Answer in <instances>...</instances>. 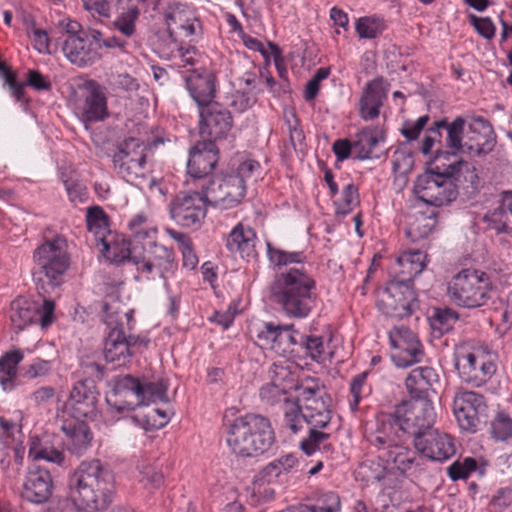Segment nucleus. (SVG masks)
Segmentation results:
<instances>
[{
	"label": "nucleus",
	"instance_id": "f257e3e1",
	"mask_svg": "<svg viewBox=\"0 0 512 512\" xmlns=\"http://www.w3.org/2000/svg\"><path fill=\"white\" fill-rule=\"evenodd\" d=\"M114 496V476L98 459L82 461L69 477L68 497L78 510L103 511Z\"/></svg>",
	"mask_w": 512,
	"mask_h": 512
},
{
	"label": "nucleus",
	"instance_id": "f03ea898",
	"mask_svg": "<svg viewBox=\"0 0 512 512\" xmlns=\"http://www.w3.org/2000/svg\"><path fill=\"white\" fill-rule=\"evenodd\" d=\"M269 292L288 318L305 319L317 306L316 280L304 267H290L275 274Z\"/></svg>",
	"mask_w": 512,
	"mask_h": 512
},
{
	"label": "nucleus",
	"instance_id": "7ed1b4c3",
	"mask_svg": "<svg viewBox=\"0 0 512 512\" xmlns=\"http://www.w3.org/2000/svg\"><path fill=\"white\" fill-rule=\"evenodd\" d=\"M223 433L230 452L237 458H256L267 453L275 443V431L269 418L246 413L223 418Z\"/></svg>",
	"mask_w": 512,
	"mask_h": 512
},
{
	"label": "nucleus",
	"instance_id": "20e7f679",
	"mask_svg": "<svg viewBox=\"0 0 512 512\" xmlns=\"http://www.w3.org/2000/svg\"><path fill=\"white\" fill-rule=\"evenodd\" d=\"M387 421L402 436L409 435L413 441L432 429L436 421V412L427 397L412 398L396 405L392 413H381L378 425Z\"/></svg>",
	"mask_w": 512,
	"mask_h": 512
},
{
	"label": "nucleus",
	"instance_id": "39448f33",
	"mask_svg": "<svg viewBox=\"0 0 512 512\" xmlns=\"http://www.w3.org/2000/svg\"><path fill=\"white\" fill-rule=\"evenodd\" d=\"M493 290V282L486 272L465 268L447 282L446 292L455 306L476 309L489 303Z\"/></svg>",
	"mask_w": 512,
	"mask_h": 512
},
{
	"label": "nucleus",
	"instance_id": "423d86ee",
	"mask_svg": "<svg viewBox=\"0 0 512 512\" xmlns=\"http://www.w3.org/2000/svg\"><path fill=\"white\" fill-rule=\"evenodd\" d=\"M259 169V162L249 159L235 170L210 179L207 185L202 186L210 204L221 209L238 206L246 196L247 182Z\"/></svg>",
	"mask_w": 512,
	"mask_h": 512
},
{
	"label": "nucleus",
	"instance_id": "0eeeda50",
	"mask_svg": "<svg viewBox=\"0 0 512 512\" xmlns=\"http://www.w3.org/2000/svg\"><path fill=\"white\" fill-rule=\"evenodd\" d=\"M167 400V385L163 380L141 382L130 375L115 380L106 401L117 412L130 411L140 405Z\"/></svg>",
	"mask_w": 512,
	"mask_h": 512
},
{
	"label": "nucleus",
	"instance_id": "6e6552de",
	"mask_svg": "<svg viewBox=\"0 0 512 512\" xmlns=\"http://www.w3.org/2000/svg\"><path fill=\"white\" fill-rule=\"evenodd\" d=\"M102 309L103 320L109 329L103 348L105 360L116 367L124 366L130 361L137 341L134 336H126L122 327L123 317L130 318V315L120 311V303L115 300L104 302Z\"/></svg>",
	"mask_w": 512,
	"mask_h": 512
},
{
	"label": "nucleus",
	"instance_id": "1a4fd4ad",
	"mask_svg": "<svg viewBox=\"0 0 512 512\" xmlns=\"http://www.w3.org/2000/svg\"><path fill=\"white\" fill-rule=\"evenodd\" d=\"M454 363L460 379L475 387L484 385L496 372L491 354L481 347L468 344L455 348Z\"/></svg>",
	"mask_w": 512,
	"mask_h": 512
},
{
	"label": "nucleus",
	"instance_id": "9d476101",
	"mask_svg": "<svg viewBox=\"0 0 512 512\" xmlns=\"http://www.w3.org/2000/svg\"><path fill=\"white\" fill-rule=\"evenodd\" d=\"M134 264L141 277L148 280L159 277L166 290L170 291L169 280L178 273V261L172 248L155 242L134 256Z\"/></svg>",
	"mask_w": 512,
	"mask_h": 512
},
{
	"label": "nucleus",
	"instance_id": "9b49d317",
	"mask_svg": "<svg viewBox=\"0 0 512 512\" xmlns=\"http://www.w3.org/2000/svg\"><path fill=\"white\" fill-rule=\"evenodd\" d=\"M377 308L384 315L403 319L409 317L416 306L413 285L407 281L391 280L378 291Z\"/></svg>",
	"mask_w": 512,
	"mask_h": 512
},
{
	"label": "nucleus",
	"instance_id": "f8f14e48",
	"mask_svg": "<svg viewBox=\"0 0 512 512\" xmlns=\"http://www.w3.org/2000/svg\"><path fill=\"white\" fill-rule=\"evenodd\" d=\"M413 190L419 200L437 207L449 204L457 197V188L447 171L424 172L416 178Z\"/></svg>",
	"mask_w": 512,
	"mask_h": 512
},
{
	"label": "nucleus",
	"instance_id": "ddd939ff",
	"mask_svg": "<svg viewBox=\"0 0 512 512\" xmlns=\"http://www.w3.org/2000/svg\"><path fill=\"white\" fill-rule=\"evenodd\" d=\"M370 442L379 450H385L387 462L392 463L399 471L406 472L412 468L416 453L404 446V436L387 421L377 426Z\"/></svg>",
	"mask_w": 512,
	"mask_h": 512
},
{
	"label": "nucleus",
	"instance_id": "4468645a",
	"mask_svg": "<svg viewBox=\"0 0 512 512\" xmlns=\"http://www.w3.org/2000/svg\"><path fill=\"white\" fill-rule=\"evenodd\" d=\"M33 258L49 283L58 286L70 264L66 240L56 237L44 242L34 251Z\"/></svg>",
	"mask_w": 512,
	"mask_h": 512
},
{
	"label": "nucleus",
	"instance_id": "2eb2a0df",
	"mask_svg": "<svg viewBox=\"0 0 512 512\" xmlns=\"http://www.w3.org/2000/svg\"><path fill=\"white\" fill-rule=\"evenodd\" d=\"M209 203L203 187L201 191L181 192L169 204L170 217L182 227L197 228L206 217Z\"/></svg>",
	"mask_w": 512,
	"mask_h": 512
},
{
	"label": "nucleus",
	"instance_id": "dca6fc26",
	"mask_svg": "<svg viewBox=\"0 0 512 512\" xmlns=\"http://www.w3.org/2000/svg\"><path fill=\"white\" fill-rule=\"evenodd\" d=\"M147 147L138 139L125 140L113 155V166L117 173L130 183L144 179L146 168Z\"/></svg>",
	"mask_w": 512,
	"mask_h": 512
},
{
	"label": "nucleus",
	"instance_id": "f3484780",
	"mask_svg": "<svg viewBox=\"0 0 512 512\" xmlns=\"http://www.w3.org/2000/svg\"><path fill=\"white\" fill-rule=\"evenodd\" d=\"M304 410L310 429L308 436L300 442V447L305 454L312 455L330 437L329 433L318 429H323L330 423L331 411L325 401L317 397L306 398Z\"/></svg>",
	"mask_w": 512,
	"mask_h": 512
},
{
	"label": "nucleus",
	"instance_id": "a211bd4d",
	"mask_svg": "<svg viewBox=\"0 0 512 512\" xmlns=\"http://www.w3.org/2000/svg\"><path fill=\"white\" fill-rule=\"evenodd\" d=\"M487 408L483 395L465 389L455 392L452 410L461 430L475 433L481 423V417L487 414Z\"/></svg>",
	"mask_w": 512,
	"mask_h": 512
},
{
	"label": "nucleus",
	"instance_id": "6ab92c4d",
	"mask_svg": "<svg viewBox=\"0 0 512 512\" xmlns=\"http://www.w3.org/2000/svg\"><path fill=\"white\" fill-rule=\"evenodd\" d=\"M388 336L391 358L396 366L406 368L422 360V345L411 329L403 325L394 326Z\"/></svg>",
	"mask_w": 512,
	"mask_h": 512
},
{
	"label": "nucleus",
	"instance_id": "aec40b11",
	"mask_svg": "<svg viewBox=\"0 0 512 512\" xmlns=\"http://www.w3.org/2000/svg\"><path fill=\"white\" fill-rule=\"evenodd\" d=\"M219 160V150L211 140L198 141L189 153L187 162L188 176L195 185L202 188L210 180L208 177Z\"/></svg>",
	"mask_w": 512,
	"mask_h": 512
},
{
	"label": "nucleus",
	"instance_id": "412c9836",
	"mask_svg": "<svg viewBox=\"0 0 512 512\" xmlns=\"http://www.w3.org/2000/svg\"><path fill=\"white\" fill-rule=\"evenodd\" d=\"M199 133L215 143L227 137L233 126L230 111L216 102L199 110Z\"/></svg>",
	"mask_w": 512,
	"mask_h": 512
},
{
	"label": "nucleus",
	"instance_id": "4be33fe9",
	"mask_svg": "<svg viewBox=\"0 0 512 512\" xmlns=\"http://www.w3.org/2000/svg\"><path fill=\"white\" fill-rule=\"evenodd\" d=\"M413 443L417 451L433 461H445L456 452L453 438L438 430L430 429Z\"/></svg>",
	"mask_w": 512,
	"mask_h": 512
},
{
	"label": "nucleus",
	"instance_id": "5701e85b",
	"mask_svg": "<svg viewBox=\"0 0 512 512\" xmlns=\"http://www.w3.org/2000/svg\"><path fill=\"white\" fill-rule=\"evenodd\" d=\"M52 491L53 480L50 472L40 466H32L23 484V498L35 504H42L51 497Z\"/></svg>",
	"mask_w": 512,
	"mask_h": 512
},
{
	"label": "nucleus",
	"instance_id": "b1692460",
	"mask_svg": "<svg viewBox=\"0 0 512 512\" xmlns=\"http://www.w3.org/2000/svg\"><path fill=\"white\" fill-rule=\"evenodd\" d=\"M494 145L493 128L483 117H473L465 134V153L478 156L487 153Z\"/></svg>",
	"mask_w": 512,
	"mask_h": 512
},
{
	"label": "nucleus",
	"instance_id": "393cba45",
	"mask_svg": "<svg viewBox=\"0 0 512 512\" xmlns=\"http://www.w3.org/2000/svg\"><path fill=\"white\" fill-rule=\"evenodd\" d=\"M186 88L191 98L195 101L200 110L210 104L216 103V76L204 70L198 72L192 71L185 77Z\"/></svg>",
	"mask_w": 512,
	"mask_h": 512
},
{
	"label": "nucleus",
	"instance_id": "a878e982",
	"mask_svg": "<svg viewBox=\"0 0 512 512\" xmlns=\"http://www.w3.org/2000/svg\"><path fill=\"white\" fill-rule=\"evenodd\" d=\"M129 241L134 252L140 251L157 242L158 229L153 219L144 211L134 214L127 222Z\"/></svg>",
	"mask_w": 512,
	"mask_h": 512
},
{
	"label": "nucleus",
	"instance_id": "bb28decb",
	"mask_svg": "<svg viewBox=\"0 0 512 512\" xmlns=\"http://www.w3.org/2000/svg\"><path fill=\"white\" fill-rule=\"evenodd\" d=\"M387 96L385 80L382 77L375 78L368 83L362 90L358 108L359 115L365 121L378 118L380 108Z\"/></svg>",
	"mask_w": 512,
	"mask_h": 512
},
{
	"label": "nucleus",
	"instance_id": "cd10ccee",
	"mask_svg": "<svg viewBox=\"0 0 512 512\" xmlns=\"http://www.w3.org/2000/svg\"><path fill=\"white\" fill-rule=\"evenodd\" d=\"M62 51L72 64L79 67L93 64L100 59V53L96 51L86 33L81 36H67Z\"/></svg>",
	"mask_w": 512,
	"mask_h": 512
},
{
	"label": "nucleus",
	"instance_id": "c85d7f7f",
	"mask_svg": "<svg viewBox=\"0 0 512 512\" xmlns=\"http://www.w3.org/2000/svg\"><path fill=\"white\" fill-rule=\"evenodd\" d=\"M256 242L257 235L254 229L239 222L228 234L225 246L229 252L238 253L249 261L257 256Z\"/></svg>",
	"mask_w": 512,
	"mask_h": 512
},
{
	"label": "nucleus",
	"instance_id": "c756f323",
	"mask_svg": "<svg viewBox=\"0 0 512 512\" xmlns=\"http://www.w3.org/2000/svg\"><path fill=\"white\" fill-rule=\"evenodd\" d=\"M86 95L81 108L82 118L86 122L103 121L108 117L107 99L101 86L95 81L85 85Z\"/></svg>",
	"mask_w": 512,
	"mask_h": 512
},
{
	"label": "nucleus",
	"instance_id": "7c9ffc66",
	"mask_svg": "<svg viewBox=\"0 0 512 512\" xmlns=\"http://www.w3.org/2000/svg\"><path fill=\"white\" fill-rule=\"evenodd\" d=\"M97 393L92 380H81L73 385L69 403L74 417H88L95 410Z\"/></svg>",
	"mask_w": 512,
	"mask_h": 512
},
{
	"label": "nucleus",
	"instance_id": "2f4dec72",
	"mask_svg": "<svg viewBox=\"0 0 512 512\" xmlns=\"http://www.w3.org/2000/svg\"><path fill=\"white\" fill-rule=\"evenodd\" d=\"M457 188V195L460 191L467 197L474 196L480 189V178L476 168L466 161H457L452 163L446 169Z\"/></svg>",
	"mask_w": 512,
	"mask_h": 512
},
{
	"label": "nucleus",
	"instance_id": "473e14b6",
	"mask_svg": "<svg viewBox=\"0 0 512 512\" xmlns=\"http://www.w3.org/2000/svg\"><path fill=\"white\" fill-rule=\"evenodd\" d=\"M63 443L72 454L83 455L91 445L92 432L83 421L71 420L62 425Z\"/></svg>",
	"mask_w": 512,
	"mask_h": 512
},
{
	"label": "nucleus",
	"instance_id": "72a5a7b5",
	"mask_svg": "<svg viewBox=\"0 0 512 512\" xmlns=\"http://www.w3.org/2000/svg\"><path fill=\"white\" fill-rule=\"evenodd\" d=\"M165 19L171 33H179L188 37L196 32L198 21L194 11L187 5L180 3L170 5Z\"/></svg>",
	"mask_w": 512,
	"mask_h": 512
},
{
	"label": "nucleus",
	"instance_id": "f704fd0d",
	"mask_svg": "<svg viewBox=\"0 0 512 512\" xmlns=\"http://www.w3.org/2000/svg\"><path fill=\"white\" fill-rule=\"evenodd\" d=\"M99 252L110 262L120 264L126 260L134 263V256L140 251L134 252V247L129 239L122 235L112 234L97 246Z\"/></svg>",
	"mask_w": 512,
	"mask_h": 512
},
{
	"label": "nucleus",
	"instance_id": "c9c22d12",
	"mask_svg": "<svg viewBox=\"0 0 512 512\" xmlns=\"http://www.w3.org/2000/svg\"><path fill=\"white\" fill-rule=\"evenodd\" d=\"M288 328L273 323H265L257 334V344L282 357L289 356L287 348Z\"/></svg>",
	"mask_w": 512,
	"mask_h": 512
},
{
	"label": "nucleus",
	"instance_id": "e433bc0d",
	"mask_svg": "<svg viewBox=\"0 0 512 512\" xmlns=\"http://www.w3.org/2000/svg\"><path fill=\"white\" fill-rule=\"evenodd\" d=\"M385 135L378 128L367 127L359 131L354 139V158L366 160L379 157V145Z\"/></svg>",
	"mask_w": 512,
	"mask_h": 512
},
{
	"label": "nucleus",
	"instance_id": "4c0bfd02",
	"mask_svg": "<svg viewBox=\"0 0 512 512\" xmlns=\"http://www.w3.org/2000/svg\"><path fill=\"white\" fill-rule=\"evenodd\" d=\"M439 382V376L432 367L413 369L405 380V385L412 398L427 397L426 393Z\"/></svg>",
	"mask_w": 512,
	"mask_h": 512
},
{
	"label": "nucleus",
	"instance_id": "58836bf2",
	"mask_svg": "<svg viewBox=\"0 0 512 512\" xmlns=\"http://www.w3.org/2000/svg\"><path fill=\"white\" fill-rule=\"evenodd\" d=\"M397 263L400 267L401 281H407L412 284V280L418 276L427 265V254L421 250L411 249L402 252Z\"/></svg>",
	"mask_w": 512,
	"mask_h": 512
},
{
	"label": "nucleus",
	"instance_id": "ea45409f",
	"mask_svg": "<svg viewBox=\"0 0 512 512\" xmlns=\"http://www.w3.org/2000/svg\"><path fill=\"white\" fill-rule=\"evenodd\" d=\"M466 120L458 116L452 122L448 123L446 119H441L435 122L437 128H445L447 131L446 146L451 150L452 154L465 153L463 140L465 139Z\"/></svg>",
	"mask_w": 512,
	"mask_h": 512
},
{
	"label": "nucleus",
	"instance_id": "a19ab883",
	"mask_svg": "<svg viewBox=\"0 0 512 512\" xmlns=\"http://www.w3.org/2000/svg\"><path fill=\"white\" fill-rule=\"evenodd\" d=\"M24 359L20 349L9 351L0 357V385L4 390H12L15 386L18 365Z\"/></svg>",
	"mask_w": 512,
	"mask_h": 512
},
{
	"label": "nucleus",
	"instance_id": "79ce46f5",
	"mask_svg": "<svg viewBox=\"0 0 512 512\" xmlns=\"http://www.w3.org/2000/svg\"><path fill=\"white\" fill-rule=\"evenodd\" d=\"M272 373L275 375V378L263 385L260 389V398L262 401L267 404L273 405L275 403L283 400L285 402V387L281 384V381L284 380L288 375V371L278 366L277 364L273 365Z\"/></svg>",
	"mask_w": 512,
	"mask_h": 512
},
{
	"label": "nucleus",
	"instance_id": "37998d69",
	"mask_svg": "<svg viewBox=\"0 0 512 512\" xmlns=\"http://www.w3.org/2000/svg\"><path fill=\"white\" fill-rule=\"evenodd\" d=\"M86 225L89 233L94 237L96 246L112 235L109 229L108 217L104 210L99 206L87 209Z\"/></svg>",
	"mask_w": 512,
	"mask_h": 512
},
{
	"label": "nucleus",
	"instance_id": "c03bdc74",
	"mask_svg": "<svg viewBox=\"0 0 512 512\" xmlns=\"http://www.w3.org/2000/svg\"><path fill=\"white\" fill-rule=\"evenodd\" d=\"M28 456L33 460H45L58 465H61L64 461L63 452L38 436L30 437Z\"/></svg>",
	"mask_w": 512,
	"mask_h": 512
},
{
	"label": "nucleus",
	"instance_id": "a18cd8bd",
	"mask_svg": "<svg viewBox=\"0 0 512 512\" xmlns=\"http://www.w3.org/2000/svg\"><path fill=\"white\" fill-rule=\"evenodd\" d=\"M437 223L434 213L426 215L419 213L409 219L406 229V236L413 242L419 241L429 236Z\"/></svg>",
	"mask_w": 512,
	"mask_h": 512
},
{
	"label": "nucleus",
	"instance_id": "49530a36",
	"mask_svg": "<svg viewBox=\"0 0 512 512\" xmlns=\"http://www.w3.org/2000/svg\"><path fill=\"white\" fill-rule=\"evenodd\" d=\"M36 318V309L25 298H17L11 303L10 319L17 330H23L33 323Z\"/></svg>",
	"mask_w": 512,
	"mask_h": 512
},
{
	"label": "nucleus",
	"instance_id": "de8ad7c7",
	"mask_svg": "<svg viewBox=\"0 0 512 512\" xmlns=\"http://www.w3.org/2000/svg\"><path fill=\"white\" fill-rule=\"evenodd\" d=\"M284 426L293 434L298 433L306 423L305 410L298 401L285 398L283 404Z\"/></svg>",
	"mask_w": 512,
	"mask_h": 512
},
{
	"label": "nucleus",
	"instance_id": "09e8293b",
	"mask_svg": "<svg viewBox=\"0 0 512 512\" xmlns=\"http://www.w3.org/2000/svg\"><path fill=\"white\" fill-rule=\"evenodd\" d=\"M139 16V9L135 6H131L115 17L112 26L123 36L130 38L136 33V22Z\"/></svg>",
	"mask_w": 512,
	"mask_h": 512
},
{
	"label": "nucleus",
	"instance_id": "8fccbe9b",
	"mask_svg": "<svg viewBox=\"0 0 512 512\" xmlns=\"http://www.w3.org/2000/svg\"><path fill=\"white\" fill-rule=\"evenodd\" d=\"M301 342L306 354L314 361L323 363L332 358V353L326 350L325 340L322 336L307 335L301 336Z\"/></svg>",
	"mask_w": 512,
	"mask_h": 512
},
{
	"label": "nucleus",
	"instance_id": "3c124183",
	"mask_svg": "<svg viewBox=\"0 0 512 512\" xmlns=\"http://www.w3.org/2000/svg\"><path fill=\"white\" fill-rule=\"evenodd\" d=\"M385 29V21L375 16L360 17L355 23V30L361 39H374Z\"/></svg>",
	"mask_w": 512,
	"mask_h": 512
},
{
	"label": "nucleus",
	"instance_id": "603ef678",
	"mask_svg": "<svg viewBox=\"0 0 512 512\" xmlns=\"http://www.w3.org/2000/svg\"><path fill=\"white\" fill-rule=\"evenodd\" d=\"M267 255L269 261L278 267L301 264L306 261V255L303 251H286L274 248L270 243L267 244Z\"/></svg>",
	"mask_w": 512,
	"mask_h": 512
},
{
	"label": "nucleus",
	"instance_id": "864d4df0",
	"mask_svg": "<svg viewBox=\"0 0 512 512\" xmlns=\"http://www.w3.org/2000/svg\"><path fill=\"white\" fill-rule=\"evenodd\" d=\"M360 203L358 188L353 184H347L338 200L335 201L337 214L347 215Z\"/></svg>",
	"mask_w": 512,
	"mask_h": 512
},
{
	"label": "nucleus",
	"instance_id": "5fc2aeb1",
	"mask_svg": "<svg viewBox=\"0 0 512 512\" xmlns=\"http://www.w3.org/2000/svg\"><path fill=\"white\" fill-rule=\"evenodd\" d=\"M491 436L497 441H507L512 437V419L504 411H499L490 424Z\"/></svg>",
	"mask_w": 512,
	"mask_h": 512
},
{
	"label": "nucleus",
	"instance_id": "6e6d98bb",
	"mask_svg": "<svg viewBox=\"0 0 512 512\" xmlns=\"http://www.w3.org/2000/svg\"><path fill=\"white\" fill-rule=\"evenodd\" d=\"M367 372L360 373L352 378L350 383V393L352 400L350 401V408L352 411L358 409V405L362 398L371 393V387L367 384Z\"/></svg>",
	"mask_w": 512,
	"mask_h": 512
},
{
	"label": "nucleus",
	"instance_id": "4d7b16f0",
	"mask_svg": "<svg viewBox=\"0 0 512 512\" xmlns=\"http://www.w3.org/2000/svg\"><path fill=\"white\" fill-rule=\"evenodd\" d=\"M61 180L71 202H83L86 199V187L74 176L73 171L62 172Z\"/></svg>",
	"mask_w": 512,
	"mask_h": 512
},
{
	"label": "nucleus",
	"instance_id": "13d9d810",
	"mask_svg": "<svg viewBox=\"0 0 512 512\" xmlns=\"http://www.w3.org/2000/svg\"><path fill=\"white\" fill-rule=\"evenodd\" d=\"M482 220L487 229L494 230L497 233L507 232L508 216L502 204L498 208L487 212Z\"/></svg>",
	"mask_w": 512,
	"mask_h": 512
},
{
	"label": "nucleus",
	"instance_id": "bf43d9fd",
	"mask_svg": "<svg viewBox=\"0 0 512 512\" xmlns=\"http://www.w3.org/2000/svg\"><path fill=\"white\" fill-rule=\"evenodd\" d=\"M477 469V461L472 457H466L462 461L453 462L448 468V476L453 481L467 479Z\"/></svg>",
	"mask_w": 512,
	"mask_h": 512
},
{
	"label": "nucleus",
	"instance_id": "052dcab7",
	"mask_svg": "<svg viewBox=\"0 0 512 512\" xmlns=\"http://www.w3.org/2000/svg\"><path fill=\"white\" fill-rule=\"evenodd\" d=\"M441 134L439 128L434 127L430 128L425 135V137L421 141L420 151L423 155H434V158L437 159L440 156V144H441Z\"/></svg>",
	"mask_w": 512,
	"mask_h": 512
},
{
	"label": "nucleus",
	"instance_id": "680f3d73",
	"mask_svg": "<svg viewBox=\"0 0 512 512\" xmlns=\"http://www.w3.org/2000/svg\"><path fill=\"white\" fill-rule=\"evenodd\" d=\"M491 319L497 323V329L505 333L512 325V305L501 302L494 308Z\"/></svg>",
	"mask_w": 512,
	"mask_h": 512
},
{
	"label": "nucleus",
	"instance_id": "e2e57ef3",
	"mask_svg": "<svg viewBox=\"0 0 512 512\" xmlns=\"http://www.w3.org/2000/svg\"><path fill=\"white\" fill-rule=\"evenodd\" d=\"M51 371V361L37 358L23 368V376L27 379H36L48 376Z\"/></svg>",
	"mask_w": 512,
	"mask_h": 512
},
{
	"label": "nucleus",
	"instance_id": "0e129e2a",
	"mask_svg": "<svg viewBox=\"0 0 512 512\" xmlns=\"http://www.w3.org/2000/svg\"><path fill=\"white\" fill-rule=\"evenodd\" d=\"M330 74V70L328 68L321 67L319 68L314 76L308 81L305 91L304 98L306 101H312L318 95L320 90V83L324 79H326Z\"/></svg>",
	"mask_w": 512,
	"mask_h": 512
},
{
	"label": "nucleus",
	"instance_id": "69168bd1",
	"mask_svg": "<svg viewBox=\"0 0 512 512\" xmlns=\"http://www.w3.org/2000/svg\"><path fill=\"white\" fill-rule=\"evenodd\" d=\"M340 509L339 496L334 492L323 493L311 512H336Z\"/></svg>",
	"mask_w": 512,
	"mask_h": 512
},
{
	"label": "nucleus",
	"instance_id": "338daca9",
	"mask_svg": "<svg viewBox=\"0 0 512 512\" xmlns=\"http://www.w3.org/2000/svg\"><path fill=\"white\" fill-rule=\"evenodd\" d=\"M83 7L94 18L102 19L109 18L111 14V7L107 0H81Z\"/></svg>",
	"mask_w": 512,
	"mask_h": 512
},
{
	"label": "nucleus",
	"instance_id": "774afa93",
	"mask_svg": "<svg viewBox=\"0 0 512 512\" xmlns=\"http://www.w3.org/2000/svg\"><path fill=\"white\" fill-rule=\"evenodd\" d=\"M428 121V115L420 116L416 121H406L401 129V133L409 141L416 140Z\"/></svg>",
	"mask_w": 512,
	"mask_h": 512
}]
</instances>
